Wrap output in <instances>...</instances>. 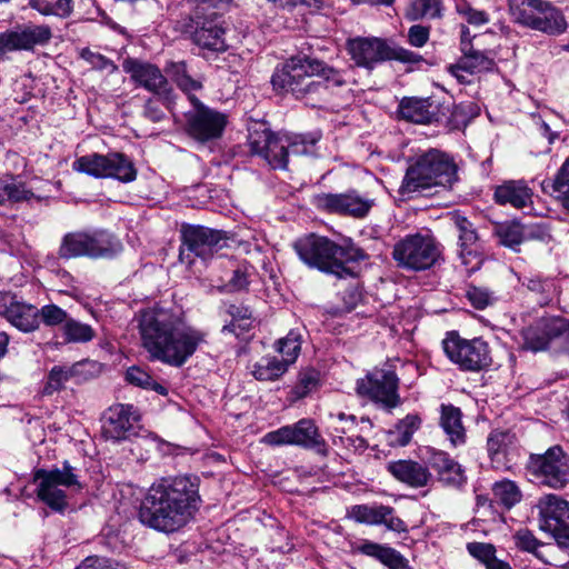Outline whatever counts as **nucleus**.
Listing matches in <instances>:
<instances>
[{"instance_id": "393cba45", "label": "nucleus", "mask_w": 569, "mask_h": 569, "mask_svg": "<svg viewBox=\"0 0 569 569\" xmlns=\"http://www.w3.org/2000/svg\"><path fill=\"white\" fill-rule=\"evenodd\" d=\"M427 453L428 462L437 472L439 481L452 487H460L466 482L465 470L448 452L428 448Z\"/></svg>"}, {"instance_id": "0e129e2a", "label": "nucleus", "mask_w": 569, "mask_h": 569, "mask_svg": "<svg viewBox=\"0 0 569 569\" xmlns=\"http://www.w3.org/2000/svg\"><path fill=\"white\" fill-rule=\"evenodd\" d=\"M188 4H190L194 11L196 17L200 18H214L217 16L216 12H210V10L219 9L223 6L224 0H187Z\"/></svg>"}, {"instance_id": "4be33fe9", "label": "nucleus", "mask_w": 569, "mask_h": 569, "mask_svg": "<svg viewBox=\"0 0 569 569\" xmlns=\"http://www.w3.org/2000/svg\"><path fill=\"white\" fill-rule=\"evenodd\" d=\"M139 420L140 415L134 406L113 405L103 415L102 435L108 440H126L134 433V427Z\"/></svg>"}, {"instance_id": "09e8293b", "label": "nucleus", "mask_w": 569, "mask_h": 569, "mask_svg": "<svg viewBox=\"0 0 569 569\" xmlns=\"http://www.w3.org/2000/svg\"><path fill=\"white\" fill-rule=\"evenodd\" d=\"M64 340L72 343H86L94 338L93 328L84 322L69 318L62 326Z\"/></svg>"}, {"instance_id": "20e7f679", "label": "nucleus", "mask_w": 569, "mask_h": 569, "mask_svg": "<svg viewBox=\"0 0 569 569\" xmlns=\"http://www.w3.org/2000/svg\"><path fill=\"white\" fill-rule=\"evenodd\" d=\"M293 248L298 257L309 267L343 279L355 277L349 262L365 260V251L352 243L339 246L330 239L317 234H308L298 239Z\"/></svg>"}, {"instance_id": "13d9d810", "label": "nucleus", "mask_w": 569, "mask_h": 569, "mask_svg": "<svg viewBox=\"0 0 569 569\" xmlns=\"http://www.w3.org/2000/svg\"><path fill=\"white\" fill-rule=\"evenodd\" d=\"M79 54L94 70L107 71L108 73H113L118 70L117 64L111 59L99 52H93L89 48L81 49Z\"/></svg>"}, {"instance_id": "9b49d317", "label": "nucleus", "mask_w": 569, "mask_h": 569, "mask_svg": "<svg viewBox=\"0 0 569 569\" xmlns=\"http://www.w3.org/2000/svg\"><path fill=\"white\" fill-rule=\"evenodd\" d=\"M441 251L436 240L427 234H408L393 246L392 258L407 270L421 271L435 266Z\"/></svg>"}, {"instance_id": "c03bdc74", "label": "nucleus", "mask_w": 569, "mask_h": 569, "mask_svg": "<svg viewBox=\"0 0 569 569\" xmlns=\"http://www.w3.org/2000/svg\"><path fill=\"white\" fill-rule=\"evenodd\" d=\"M492 495L497 502L508 509L520 502L522 498L521 490L516 482L508 479L495 482L492 486Z\"/></svg>"}, {"instance_id": "39448f33", "label": "nucleus", "mask_w": 569, "mask_h": 569, "mask_svg": "<svg viewBox=\"0 0 569 569\" xmlns=\"http://www.w3.org/2000/svg\"><path fill=\"white\" fill-rule=\"evenodd\" d=\"M457 180V164L453 159L446 152L430 149L408 160L399 193L410 197L436 187L447 189Z\"/></svg>"}, {"instance_id": "a19ab883", "label": "nucleus", "mask_w": 569, "mask_h": 569, "mask_svg": "<svg viewBox=\"0 0 569 569\" xmlns=\"http://www.w3.org/2000/svg\"><path fill=\"white\" fill-rule=\"evenodd\" d=\"M516 546L525 551L535 553L539 559L547 563L555 565L547 558L556 548V545H543L540 543L536 537L527 529H521L515 535Z\"/></svg>"}, {"instance_id": "a18cd8bd", "label": "nucleus", "mask_w": 569, "mask_h": 569, "mask_svg": "<svg viewBox=\"0 0 569 569\" xmlns=\"http://www.w3.org/2000/svg\"><path fill=\"white\" fill-rule=\"evenodd\" d=\"M461 60L466 68L469 69V74L490 71L495 68V59L490 52L477 50L475 48L463 51Z\"/></svg>"}, {"instance_id": "5fc2aeb1", "label": "nucleus", "mask_w": 569, "mask_h": 569, "mask_svg": "<svg viewBox=\"0 0 569 569\" xmlns=\"http://www.w3.org/2000/svg\"><path fill=\"white\" fill-rule=\"evenodd\" d=\"M455 8L469 24L480 27L490 20L486 11L473 8L467 0H456Z\"/></svg>"}, {"instance_id": "58836bf2", "label": "nucleus", "mask_w": 569, "mask_h": 569, "mask_svg": "<svg viewBox=\"0 0 569 569\" xmlns=\"http://www.w3.org/2000/svg\"><path fill=\"white\" fill-rule=\"evenodd\" d=\"M336 418L342 425L341 427L336 426L333 428L337 433H346L347 430H350L356 425V417L353 415L340 412ZM337 438L342 446L356 453H362L368 448L367 440L360 436L343 437L342 435H337Z\"/></svg>"}, {"instance_id": "ea45409f", "label": "nucleus", "mask_w": 569, "mask_h": 569, "mask_svg": "<svg viewBox=\"0 0 569 569\" xmlns=\"http://www.w3.org/2000/svg\"><path fill=\"white\" fill-rule=\"evenodd\" d=\"M288 370L287 363L272 356L262 357L252 366V376L259 381H274Z\"/></svg>"}, {"instance_id": "774afa93", "label": "nucleus", "mask_w": 569, "mask_h": 569, "mask_svg": "<svg viewBox=\"0 0 569 569\" xmlns=\"http://www.w3.org/2000/svg\"><path fill=\"white\" fill-rule=\"evenodd\" d=\"M76 569H117V566L111 559L91 556L87 557Z\"/></svg>"}, {"instance_id": "f03ea898", "label": "nucleus", "mask_w": 569, "mask_h": 569, "mask_svg": "<svg viewBox=\"0 0 569 569\" xmlns=\"http://www.w3.org/2000/svg\"><path fill=\"white\" fill-rule=\"evenodd\" d=\"M196 478L186 475L162 477L147 490L138 511L140 522L160 532H176L187 526L200 508Z\"/></svg>"}, {"instance_id": "79ce46f5", "label": "nucleus", "mask_w": 569, "mask_h": 569, "mask_svg": "<svg viewBox=\"0 0 569 569\" xmlns=\"http://www.w3.org/2000/svg\"><path fill=\"white\" fill-rule=\"evenodd\" d=\"M321 134L319 132L308 134H284L288 154L313 156L317 153V143Z\"/></svg>"}, {"instance_id": "864d4df0", "label": "nucleus", "mask_w": 569, "mask_h": 569, "mask_svg": "<svg viewBox=\"0 0 569 569\" xmlns=\"http://www.w3.org/2000/svg\"><path fill=\"white\" fill-rule=\"evenodd\" d=\"M236 311H239L238 306L232 305L229 307L228 313L232 319L228 325L223 326L222 332H229L240 337L244 332H248L252 327L251 312L248 309H244L243 316L239 319L236 318Z\"/></svg>"}, {"instance_id": "bf43d9fd", "label": "nucleus", "mask_w": 569, "mask_h": 569, "mask_svg": "<svg viewBox=\"0 0 569 569\" xmlns=\"http://www.w3.org/2000/svg\"><path fill=\"white\" fill-rule=\"evenodd\" d=\"M466 297L472 307L479 310L486 309L495 301L493 293L483 287L468 286Z\"/></svg>"}, {"instance_id": "680f3d73", "label": "nucleus", "mask_w": 569, "mask_h": 569, "mask_svg": "<svg viewBox=\"0 0 569 569\" xmlns=\"http://www.w3.org/2000/svg\"><path fill=\"white\" fill-rule=\"evenodd\" d=\"M39 317L47 326L64 325L68 313L57 305H46L39 310Z\"/></svg>"}, {"instance_id": "1a4fd4ad", "label": "nucleus", "mask_w": 569, "mask_h": 569, "mask_svg": "<svg viewBox=\"0 0 569 569\" xmlns=\"http://www.w3.org/2000/svg\"><path fill=\"white\" fill-rule=\"evenodd\" d=\"M351 59L359 67L373 68L378 62L396 60L402 63H418L422 57L399 46H389L378 38H357L348 42Z\"/></svg>"}, {"instance_id": "ddd939ff", "label": "nucleus", "mask_w": 569, "mask_h": 569, "mask_svg": "<svg viewBox=\"0 0 569 569\" xmlns=\"http://www.w3.org/2000/svg\"><path fill=\"white\" fill-rule=\"evenodd\" d=\"M357 393L383 408L392 409L400 405L399 378L391 368H373L357 380Z\"/></svg>"}, {"instance_id": "052dcab7", "label": "nucleus", "mask_w": 569, "mask_h": 569, "mask_svg": "<svg viewBox=\"0 0 569 569\" xmlns=\"http://www.w3.org/2000/svg\"><path fill=\"white\" fill-rule=\"evenodd\" d=\"M468 552L478 559L486 567L496 558V548L491 543L469 542L467 545Z\"/></svg>"}, {"instance_id": "5701e85b", "label": "nucleus", "mask_w": 569, "mask_h": 569, "mask_svg": "<svg viewBox=\"0 0 569 569\" xmlns=\"http://www.w3.org/2000/svg\"><path fill=\"white\" fill-rule=\"evenodd\" d=\"M249 146L252 153L262 157L272 169H286L288 164V151L283 136H277L264 129L254 131L249 137Z\"/></svg>"}, {"instance_id": "cd10ccee", "label": "nucleus", "mask_w": 569, "mask_h": 569, "mask_svg": "<svg viewBox=\"0 0 569 569\" xmlns=\"http://www.w3.org/2000/svg\"><path fill=\"white\" fill-rule=\"evenodd\" d=\"M388 471L399 481L415 488L426 487L432 479L426 466L412 460L390 462Z\"/></svg>"}, {"instance_id": "f3484780", "label": "nucleus", "mask_w": 569, "mask_h": 569, "mask_svg": "<svg viewBox=\"0 0 569 569\" xmlns=\"http://www.w3.org/2000/svg\"><path fill=\"white\" fill-rule=\"evenodd\" d=\"M540 528L549 532L557 546L569 548V502L556 495H546L538 502Z\"/></svg>"}, {"instance_id": "c756f323", "label": "nucleus", "mask_w": 569, "mask_h": 569, "mask_svg": "<svg viewBox=\"0 0 569 569\" xmlns=\"http://www.w3.org/2000/svg\"><path fill=\"white\" fill-rule=\"evenodd\" d=\"M531 20L532 22L527 24V28L551 36L560 34L567 28L563 14L546 1H542V6H539L532 13Z\"/></svg>"}, {"instance_id": "49530a36", "label": "nucleus", "mask_w": 569, "mask_h": 569, "mask_svg": "<svg viewBox=\"0 0 569 569\" xmlns=\"http://www.w3.org/2000/svg\"><path fill=\"white\" fill-rule=\"evenodd\" d=\"M441 16V0H413L406 9V18L411 21L423 18H439Z\"/></svg>"}, {"instance_id": "b1692460", "label": "nucleus", "mask_w": 569, "mask_h": 569, "mask_svg": "<svg viewBox=\"0 0 569 569\" xmlns=\"http://www.w3.org/2000/svg\"><path fill=\"white\" fill-rule=\"evenodd\" d=\"M0 316L23 332L39 327V310L11 292L0 291Z\"/></svg>"}, {"instance_id": "0eeeda50", "label": "nucleus", "mask_w": 569, "mask_h": 569, "mask_svg": "<svg viewBox=\"0 0 569 569\" xmlns=\"http://www.w3.org/2000/svg\"><path fill=\"white\" fill-rule=\"evenodd\" d=\"M442 349L462 371L478 372L492 362L490 347L481 337L465 339L457 332H449L442 340Z\"/></svg>"}, {"instance_id": "423d86ee", "label": "nucleus", "mask_w": 569, "mask_h": 569, "mask_svg": "<svg viewBox=\"0 0 569 569\" xmlns=\"http://www.w3.org/2000/svg\"><path fill=\"white\" fill-rule=\"evenodd\" d=\"M121 251V241L116 234L108 230H77L67 232L62 237L58 256L66 260L81 257L90 259H110Z\"/></svg>"}, {"instance_id": "f8f14e48", "label": "nucleus", "mask_w": 569, "mask_h": 569, "mask_svg": "<svg viewBox=\"0 0 569 569\" xmlns=\"http://www.w3.org/2000/svg\"><path fill=\"white\" fill-rule=\"evenodd\" d=\"M525 350L538 352L551 343L558 350H569V320L561 317H542L521 331Z\"/></svg>"}, {"instance_id": "338daca9", "label": "nucleus", "mask_w": 569, "mask_h": 569, "mask_svg": "<svg viewBox=\"0 0 569 569\" xmlns=\"http://www.w3.org/2000/svg\"><path fill=\"white\" fill-rule=\"evenodd\" d=\"M429 28L420 24H415L408 30V41L416 48L423 47L429 40Z\"/></svg>"}, {"instance_id": "6e6552de", "label": "nucleus", "mask_w": 569, "mask_h": 569, "mask_svg": "<svg viewBox=\"0 0 569 569\" xmlns=\"http://www.w3.org/2000/svg\"><path fill=\"white\" fill-rule=\"evenodd\" d=\"M72 169L98 179H117L121 182H132L137 178L133 162L121 152L107 154L90 153L77 158Z\"/></svg>"}, {"instance_id": "6ab92c4d", "label": "nucleus", "mask_w": 569, "mask_h": 569, "mask_svg": "<svg viewBox=\"0 0 569 569\" xmlns=\"http://www.w3.org/2000/svg\"><path fill=\"white\" fill-rule=\"evenodd\" d=\"M315 206L323 211L365 218L375 206V200L350 190L345 193H320L313 198Z\"/></svg>"}, {"instance_id": "473e14b6", "label": "nucleus", "mask_w": 569, "mask_h": 569, "mask_svg": "<svg viewBox=\"0 0 569 569\" xmlns=\"http://www.w3.org/2000/svg\"><path fill=\"white\" fill-rule=\"evenodd\" d=\"M289 429L292 446L318 450L325 447V440L312 420L301 419L293 425H289Z\"/></svg>"}, {"instance_id": "3c124183", "label": "nucleus", "mask_w": 569, "mask_h": 569, "mask_svg": "<svg viewBox=\"0 0 569 569\" xmlns=\"http://www.w3.org/2000/svg\"><path fill=\"white\" fill-rule=\"evenodd\" d=\"M29 6L43 16L66 18L72 11V0H29Z\"/></svg>"}, {"instance_id": "4c0bfd02", "label": "nucleus", "mask_w": 569, "mask_h": 569, "mask_svg": "<svg viewBox=\"0 0 569 569\" xmlns=\"http://www.w3.org/2000/svg\"><path fill=\"white\" fill-rule=\"evenodd\" d=\"M22 50H32L37 46H46L52 38V31L46 24H30L17 28Z\"/></svg>"}, {"instance_id": "bb28decb", "label": "nucleus", "mask_w": 569, "mask_h": 569, "mask_svg": "<svg viewBox=\"0 0 569 569\" xmlns=\"http://www.w3.org/2000/svg\"><path fill=\"white\" fill-rule=\"evenodd\" d=\"M493 197L501 206L523 209L532 204L533 191L525 180H508L496 187Z\"/></svg>"}, {"instance_id": "a878e982", "label": "nucleus", "mask_w": 569, "mask_h": 569, "mask_svg": "<svg viewBox=\"0 0 569 569\" xmlns=\"http://www.w3.org/2000/svg\"><path fill=\"white\" fill-rule=\"evenodd\" d=\"M488 455L497 469H507L517 451L516 435L510 431L493 430L487 440Z\"/></svg>"}, {"instance_id": "8fccbe9b", "label": "nucleus", "mask_w": 569, "mask_h": 569, "mask_svg": "<svg viewBox=\"0 0 569 569\" xmlns=\"http://www.w3.org/2000/svg\"><path fill=\"white\" fill-rule=\"evenodd\" d=\"M543 0H508V9L515 22L526 27L532 22V13Z\"/></svg>"}, {"instance_id": "9d476101", "label": "nucleus", "mask_w": 569, "mask_h": 569, "mask_svg": "<svg viewBox=\"0 0 569 569\" xmlns=\"http://www.w3.org/2000/svg\"><path fill=\"white\" fill-rule=\"evenodd\" d=\"M33 481L37 483V497L56 511H63L68 505L66 488H82L78 476L73 472V467L67 461L62 469H38Z\"/></svg>"}, {"instance_id": "412c9836", "label": "nucleus", "mask_w": 569, "mask_h": 569, "mask_svg": "<svg viewBox=\"0 0 569 569\" xmlns=\"http://www.w3.org/2000/svg\"><path fill=\"white\" fill-rule=\"evenodd\" d=\"M347 518L367 526H385L388 530L398 533L407 532V525L395 515V509L381 503L355 505L347 509Z\"/></svg>"}, {"instance_id": "72a5a7b5", "label": "nucleus", "mask_w": 569, "mask_h": 569, "mask_svg": "<svg viewBox=\"0 0 569 569\" xmlns=\"http://www.w3.org/2000/svg\"><path fill=\"white\" fill-rule=\"evenodd\" d=\"M358 551L362 555L377 559L389 569H401V567L408 562V559H406L396 549L369 540L359 545Z\"/></svg>"}, {"instance_id": "c9c22d12", "label": "nucleus", "mask_w": 569, "mask_h": 569, "mask_svg": "<svg viewBox=\"0 0 569 569\" xmlns=\"http://www.w3.org/2000/svg\"><path fill=\"white\" fill-rule=\"evenodd\" d=\"M531 228L532 227H526L518 221H509L498 224L495 231L502 246L518 251V247L527 237L535 236Z\"/></svg>"}, {"instance_id": "6e6d98bb", "label": "nucleus", "mask_w": 569, "mask_h": 569, "mask_svg": "<svg viewBox=\"0 0 569 569\" xmlns=\"http://www.w3.org/2000/svg\"><path fill=\"white\" fill-rule=\"evenodd\" d=\"M28 198V191L23 184L17 182L14 179H1L0 180V204L7 202L21 201Z\"/></svg>"}, {"instance_id": "37998d69", "label": "nucleus", "mask_w": 569, "mask_h": 569, "mask_svg": "<svg viewBox=\"0 0 569 569\" xmlns=\"http://www.w3.org/2000/svg\"><path fill=\"white\" fill-rule=\"evenodd\" d=\"M124 379L128 383L144 390H153L161 396L168 395V389L157 382L151 373L140 366H131L126 370Z\"/></svg>"}, {"instance_id": "f704fd0d", "label": "nucleus", "mask_w": 569, "mask_h": 569, "mask_svg": "<svg viewBox=\"0 0 569 569\" xmlns=\"http://www.w3.org/2000/svg\"><path fill=\"white\" fill-rule=\"evenodd\" d=\"M422 419L418 413H409L399 420L387 432V441L391 447H405L410 443L413 435L420 429Z\"/></svg>"}, {"instance_id": "e433bc0d", "label": "nucleus", "mask_w": 569, "mask_h": 569, "mask_svg": "<svg viewBox=\"0 0 569 569\" xmlns=\"http://www.w3.org/2000/svg\"><path fill=\"white\" fill-rule=\"evenodd\" d=\"M399 112L408 121L416 123H429L435 113L431 103L426 99L406 98L400 102Z\"/></svg>"}, {"instance_id": "dca6fc26", "label": "nucleus", "mask_w": 569, "mask_h": 569, "mask_svg": "<svg viewBox=\"0 0 569 569\" xmlns=\"http://www.w3.org/2000/svg\"><path fill=\"white\" fill-rule=\"evenodd\" d=\"M193 109L186 113V131L193 139L206 142L222 136L228 123L226 113L209 108L191 98Z\"/></svg>"}, {"instance_id": "7c9ffc66", "label": "nucleus", "mask_w": 569, "mask_h": 569, "mask_svg": "<svg viewBox=\"0 0 569 569\" xmlns=\"http://www.w3.org/2000/svg\"><path fill=\"white\" fill-rule=\"evenodd\" d=\"M439 425L452 447L466 443L467 432L462 423V412L460 408L451 403H442L440 406Z\"/></svg>"}, {"instance_id": "c85d7f7f", "label": "nucleus", "mask_w": 569, "mask_h": 569, "mask_svg": "<svg viewBox=\"0 0 569 569\" xmlns=\"http://www.w3.org/2000/svg\"><path fill=\"white\" fill-rule=\"evenodd\" d=\"M224 33L226 30L222 24L216 19L209 18L194 30L192 40L203 50L223 52L228 48Z\"/></svg>"}, {"instance_id": "e2e57ef3", "label": "nucleus", "mask_w": 569, "mask_h": 569, "mask_svg": "<svg viewBox=\"0 0 569 569\" xmlns=\"http://www.w3.org/2000/svg\"><path fill=\"white\" fill-rule=\"evenodd\" d=\"M261 442L270 447L292 446L289 425L267 432Z\"/></svg>"}, {"instance_id": "4468645a", "label": "nucleus", "mask_w": 569, "mask_h": 569, "mask_svg": "<svg viewBox=\"0 0 569 569\" xmlns=\"http://www.w3.org/2000/svg\"><path fill=\"white\" fill-rule=\"evenodd\" d=\"M527 468L540 485L562 489L569 483V456L559 446L543 455H530Z\"/></svg>"}, {"instance_id": "de8ad7c7", "label": "nucleus", "mask_w": 569, "mask_h": 569, "mask_svg": "<svg viewBox=\"0 0 569 569\" xmlns=\"http://www.w3.org/2000/svg\"><path fill=\"white\" fill-rule=\"evenodd\" d=\"M551 192L555 198L566 208L569 209V157L563 161L557 170L551 182Z\"/></svg>"}, {"instance_id": "4d7b16f0", "label": "nucleus", "mask_w": 569, "mask_h": 569, "mask_svg": "<svg viewBox=\"0 0 569 569\" xmlns=\"http://www.w3.org/2000/svg\"><path fill=\"white\" fill-rule=\"evenodd\" d=\"M72 375L73 372L70 368L54 366L49 372L47 383L43 388V393L50 396L60 391Z\"/></svg>"}, {"instance_id": "2f4dec72", "label": "nucleus", "mask_w": 569, "mask_h": 569, "mask_svg": "<svg viewBox=\"0 0 569 569\" xmlns=\"http://www.w3.org/2000/svg\"><path fill=\"white\" fill-rule=\"evenodd\" d=\"M164 71L190 100L196 98L193 92L200 91L203 87L202 77H193L186 61H170L166 64Z\"/></svg>"}, {"instance_id": "69168bd1", "label": "nucleus", "mask_w": 569, "mask_h": 569, "mask_svg": "<svg viewBox=\"0 0 569 569\" xmlns=\"http://www.w3.org/2000/svg\"><path fill=\"white\" fill-rule=\"evenodd\" d=\"M21 50L16 29L0 33V59H3L10 52Z\"/></svg>"}, {"instance_id": "2eb2a0df", "label": "nucleus", "mask_w": 569, "mask_h": 569, "mask_svg": "<svg viewBox=\"0 0 569 569\" xmlns=\"http://www.w3.org/2000/svg\"><path fill=\"white\" fill-rule=\"evenodd\" d=\"M122 69L130 74L131 80L137 86L160 97L163 106L168 110H172L177 96L158 66L139 59L127 58L122 62Z\"/></svg>"}, {"instance_id": "7ed1b4c3", "label": "nucleus", "mask_w": 569, "mask_h": 569, "mask_svg": "<svg viewBox=\"0 0 569 569\" xmlns=\"http://www.w3.org/2000/svg\"><path fill=\"white\" fill-rule=\"evenodd\" d=\"M349 82L347 71L307 56L291 57L277 67L271 83L280 93H291L312 108L320 107L330 97V89Z\"/></svg>"}, {"instance_id": "603ef678", "label": "nucleus", "mask_w": 569, "mask_h": 569, "mask_svg": "<svg viewBox=\"0 0 569 569\" xmlns=\"http://www.w3.org/2000/svg\"><path fill=\"white\" fill-rule=\"evenodd\" d=\"M301 350V341L299 333L290 331L284 338L277 343V351L282 355L281 361L287 367L295 363Z\"/></svg>"}, {"instance_id": "a211bd4d", "label": "nucleus", "mask_w": 569, "mask_h": 569, "mask_svg": "<svg viewBox=\"0 0 569 569\" xmlns=\"http://www.w3.org/2000/svg\"><path fill=\"white\" fill-rule=\"evenodd\" d=\"M182 244L189 253L208 261L227 247L228 238L219 230L202 226H184L182 228Z\"/></svg>"}, {"instance_id": "f257e3e1", "label": "nucleus", "mask_w": 569, "mask_h": 569, "mask_svg": "<svg viewBox=\"0 0 569 569\" xmlns=\"http://www.w3.org/2000/svg\"><path fill=\"white\" fill-rule=\"evenodd\" d=\"M140 345L151 361L182 367L208 342V332L191 325L180 306L154 303L133 317Z\"/></svg>"}, {"instance_id": "aec40b11", "label": "nucleus", "mask_w": 569, "mask_h": 569, "mask_svg": "<svg viewBox=\"0 0 569 569\" xmlns=\"http://www.w3.org/2000/svg\"><path fill=\"white\" fill-rule=\"evenodd\" d=\"M451 220L458 231V252L461 263L467 272H475L481 268L483 262L477 230L472 222L459 213H453Z\"/></svg>"}]
</instances>
